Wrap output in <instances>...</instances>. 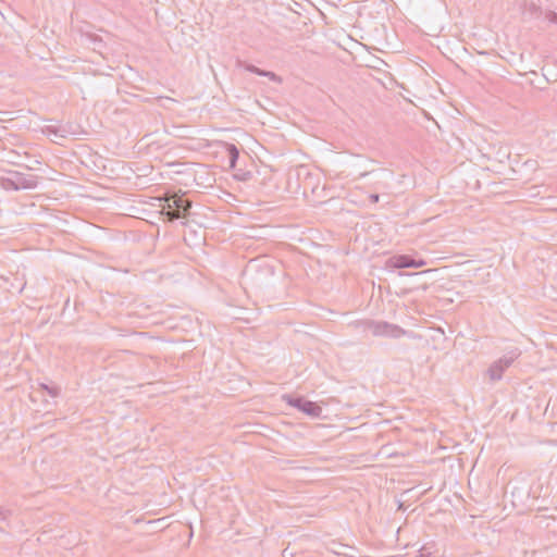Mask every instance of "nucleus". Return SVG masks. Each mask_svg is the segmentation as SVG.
I'll list each match as a JSON object with an SVG mask.
<instances>
[{"label":"nucleus","mask_w":557,"mask_h":557,"mask_svg":"<svg viewBox=\"0 0 557 557\" xmlns=\"http://www.w3.org/2000/svg\"><path fill=\"white\" fill-rule=\"evenodd\" d=\"M38 180L37 175L10 170L7 175L0 176V187L8 191L35 189L38 186Z\"/></svg>","instance_id":"1"},{"label":"nucleus","mask_w":557,"mask_h":557,"mask_svg":"<svg viewBox=\"0 0 557 557\" xmlns=\"http://www.w3.org/2000/svg\"><path fill=\"white\" fill-rule=\"evenodd\" d=\"M354 325L363 332H371L373 336L399 338L406 333L400 326L385 321L360 320L356 321Z\"/></svg>","instance_id":"2"},{"label":"nucleus","mask_w":557,"mask_h":557,"mask_svg":"<svg viewBox=\"0 0 557 557\" xmlns=\"http://www.w3.org/2000/svg\"><path fill=\"white\" fill-rule=\"evenodd\" d=\"M520 355L521 350L513 348L507 351L498 360L494 361L487 370L490 380L493 382L502 380L503 373L520 357Z\"/></svg>","instance_id":"3"},{"label":"nucleus","mask_w":557,"mask_h":557,"mask_svg":"<svg viewBox=\"0 0 557 557\" xmlns=\"http://www.w3.org/2000/svg\"><path fill=\"white\" fill-rule=\"evenodd\" d=\"M286 401L309 417L318 418L322 413V408L317 403L308 400L302 396H287Z\"/></svg>","instance_id":"4"},{"label":"nucleus","mask_w":557,"mask_h":557,"mask_svg":"<svg viewBox=\"0 0 557 557\" xmlns=\"http://www.w3.org/2000/svg\"><path fill=\"white\" fill-rule=\"evenodd\" d=\"M168 207L174 209L176 213H171L172 220L185 219L191 208V201L184 195H170L166 198Z\"/></svg>","instance_id":"5"},{"label":"nucleus","mask_w":557,"mask_h":557,"mask_svg":"<svg viewBox=\"0 0 557 557\" xmlns=\"http://www.w3.org/2000/svg\"><path fill=\"white\" fill-rule=\"evenodd\" d=\"M387 264L394 269L422 268L426 261L422 258H413L409 255H395L387 260Z\"/></svg>","instance_id":"6"},{"label":"nucleus","mask_w":557,"mask_h":557,"mask_svg":"<svg viewBox=\"0 0 557 557\" xmlns=\"http://www.w3.org/2000/svg\"><path fill=\"white\" fill-rule=\"evenodd\" d=\"M42 133L49 137H52V141L55 144H61V140L67 138L70 134V126L66 125H46L42 128Z\"/></svg>","instance_id":"7"},{"label":"nucleus","mask_w":557,"mask_h":557,"mask_svg":"<svg viewBox=\"0 0 557 557\" xmlns=\"http://www.w3.org/2000/svg\"><path fill=\"white\" fill-rule=\"evenodd\" d=\"M226 151H227L230 168L235 169L236 163L239 158V150L234 144H227Z\"/></svg>","instance_id":"8"},{"label":"nucleus","mask_w":557,"mask_h":557,"mask_svg":"<svg viewBox=\"0 0 557 557\" xmlns=\"http://www.w3.org/2000/svg\"><path fill=\"white\" fill-rule=\"evenodd\" d=\"M257 268H258V265L253 261H250L248 263V265L246 267V269L243 272V276L247 282L257 283V281H258V277H256Z\"/></svg>","instance_id":"9"},{"label":"nucleus","mask_w":557,"mask_h":557,"mask_svg":"<svg viewBox=\"0 0 557 557\" xmlns=\"http://www.w3.org/2000/svg\"><path fill=\"white\" fill-rule=\"evenodd\" d=\"M350 547L347 545H344L342 543H333L330 550L336 555H347L346 549H349Z\"/></svg>","instance_id":"10"},{"label":"nucleus","mask_w":557,"mask_h":557,"mask_svg":"<svg viewBox=\"0 0 557 557\" xmlns=\"http://www.w3.org/2000/svg\"><path fill=\"white\" fill-rule=\"evenodd\" d=\"M260 76L268 77L270 81L275 83H281L282 78L276 75L274 72L262 70V73H260Z\"/></svg>","instance_id":"11"},{"label":"nucleus","mask_w":557,"mask_h":557,"mask_svg":"<svg viewBox=\"0 0 557 557\" xmlns=\"http://www.w3.org/2000/svg\"><path fill=\"white\" fill-rule=\"evenodd\" d=\"M171 213H176L174 211V209H172L171 207H168V202H166V199L164 200V205H162V214L169 220V221H173L172 218H171Z\"/></svg>","instance_id":"12"},{"label":"nucleus","mask_w":557,"mask_h":557,"mask_svg":"<svg viewBox=\"0 0 557 557\" xmlns=\"http://www.w3.org/2000/svg\"><path fill=\"white\" fill-rule=\"evenodd\" d=\"M40 386L42 389L47 391L48 394L52 397H57L59 395V388H57V387H49L46 384H41Z\"/></svg>","instance_id":"13"},{"label":"nucleus","mask_w":557,"mask_h":557,"mask_svg":"<svg viewBox=\"0 0 557 557\" xmlns=\"http://www.w3.org/2000/svg\"><path fill=\"white\" fill-rule=\"evenodd\" d=\"M245 70L250 72V73H253L256 75H259V76H260V73H262V69H259V67H257L253 64H246L245 65Z\"/></svg>","instance_id":"14"},{"label":"nucleus","mask_w":557,"mask_h":557,"mask_svg":"<svg viewBox=\"0 0 557 557\" xmlns=\"http://www.w3.org/2000/svg\"><path fill=\"white\" fill-rule=\"evenodd\" d=\"M11 516V510L0 506V520L5 521Z\"/></svg>","instance_id":"15"},{"label":"nucleus","mask_w":557,"mask_h":557,"mask_svg":"<svg viewBox=\"0 0 557 557\" xmlns=\"http://www.w3.org/2000/svg\"><path fill=\"white\" fill-rule=\"evenodd\" d=\"M528 11H529V12H530V14H531V15H533V16H537V15L541 13V9H540V7H537V5H536V4H534V3H531V4L529 5Z\"/></svg>","instance_id":"16"},{"label":"nucleus","mask_w":557,"mask_h":557,"mask_svg":"<svg viewBox=\"0 0 557 557\" xmlns=\"http://www.w3.org/2000/svg\"><path fill=\"white\" fill-rule=\"evenodd\" d=\"M545 16L548 22L557 24V13L556 12L548 11Z\"/></svg>","instance_id":"17"},{"label":"nucleus","mask_w":557,"mask_h":557,"mask_svg":"<svg viewBox=\"0 0 557 557\" xmlns=\"http://www.w3.org/2000/svg\"><path fill=\"white\" fill-rule=\"evenodd\" d=\"M260 274L263 275L264 277H268L272 275V270L270 267H265L261 270Z\"/></svg>","instance_id":"18"},{"label":"nucleus","mask_w":557,"mask_h":557,"mask_svg":"<svg viewBox=\"0 0 557 557\" xmlns=\"http://www.w3.org/2000/svg\"><path fill=\"white\" fill-rule=\"evenodd\" d=\"M369 199H370V202H371V203H376V202H379L380 195H379V194H371V195L369 196Z\"/></svg>","instance_id":"19"},{"label":"nucleus","mask_w":557,"mask_h":557,"mask_svg":"<svg viewBox=\"0 0 557 557\" xmlns=\"http://www.w3.org/2000/svg\"><path fill=\"white\" fill-rule=\"evenodd\" d=\"M92 42H94V45H95L96 47H99V48H100V47L102 46V39H101V38H99V37H97V36H95V37L92 38Z\"/></svg>","instance_id":"20"},{"label":"nucleus","mask_w":557,"mask_h":557,"mask_svg":"<svg viewBox=\"0 0 557 557\" xmlns=\"http://www.w3.org/2000/svg\"><path fill=\"white\" fill-rule=\"evenodd\" d=\"M371 172H364V173H361L360 176H366L368 174H370Z\"/></svg>","instance_id":"21"},{"label":"nucleus","mask_w":557,"mask_h":557,"mask_svg":"<svg viewBox=\"0 0 557 557\" xmlns=\"http://www.w3.org/2000/svg\"><path fill=\"white\" fill-rule=\"evenodd\" d=\"M429 272H432V270H425V271L421 272L420 274L429 273Z\"/></svg>","instance_id":"22"}]
</instances>
